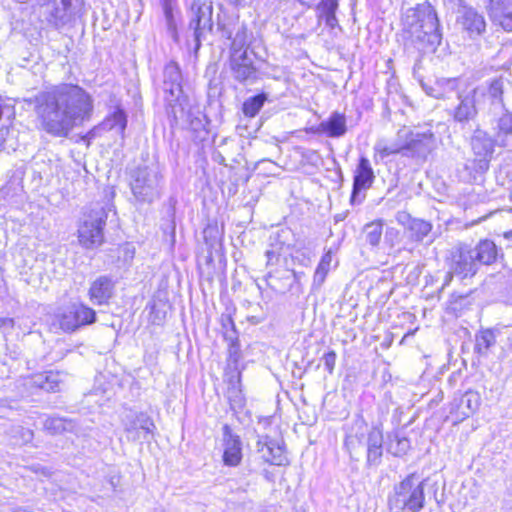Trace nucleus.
<instances>
[{"label": "nucleus", "mask_w": 512, "mask_h": 512, "mask_svg": "<svg viewBox=\"0 0 512 512\" xmlns=\"http://www.w3.org/2000/svg\"><path fill=\"white\" fill-rule=\"evenodd\" d=\"M35 111L41 130L52 137L65 138L90 118L93 100L82 87L63 83L39 93Z\"/></svg>", "instance_id": "obj_1"}, {"label": "nucleus", "mask_w": 512, "mask_h": 512, "mask_svg": "<svg viewBox=\"0 0 512 512\" xmlns=\"http://www.w3.org/2000/svg\"><path fill=\"white\" fill-rule=\"evenodd\" d=\"M403 37L418 49L435 52L442 42L440 21L428 2L406 9L401 17Z\"/></svg>", "instance_id": "obj_2"}, {"label": "nucleus", "mask_w": 512, "mask_h": 512, "mask_svg": "<svg viewBox=\"0 0 512 512\" xmlns=\"http://www.w3.org/2000/svg\"><path fill=\"white\" fill-rule=\"evenodd\" d=\"M163 175L157 165H145L131 172L130 188L137 201L152 203L161 195Z\"/></svg>", "instance_id": "obj_3"}, {"label": "nucleus", "mask_w": 512, "mask_h": 512, "mask_svg": "<svg viewBox=\"0 0 512 512\" xmlns=\"http://www.w3.org/2000/svg\"><path fill=\"white\" fill-rule=\"evenodd\" d=\"M164 100L167 104V115L177 121L184 114L186 97L182 89V74L176 62H169L163 71Z\"/></svg>", "instance_id": "obj_4"}, {"label": "nucleus", "mask_w": 512, "mask_h": 512, "mask_svg": "<svg viewBox=\"0 0 512 512\" xmlns=\"http://www.w3.org/2000/svg\"><path fill=\"white\" fill-rule=\"evenodd\" d=\"M425 502L424 481H419L415 474L408 475L394 488V494L389 497L390 509L419 512Z\"/></svg>", "instance_id": "obj_5"}, {"label": "nucleus", "mask_w": 512, "mask_h": 512, "mask_svg": "<svg viewBox=\"0 0 512 512\" xmlns=\"http://www.w3.org/2000/svg\"><path fill=\"white\" fill-rule=\"evenodd\" d=\"M107 217L104 205L100 203L90 205L78 228V239L83 247L90 249L102 244Z\"/></svg>", "instance_id": "obj_6"}, {"label": "nucleus", "mask_w": 512, "mask_h": 512, "mask_svg": "<svg viewBox=\"0 0 512 512\" xmlns=\"http://www.w3.org/2000/svg\"><path fill=\"white\" fill-rule=\"evenodd\" d=\"M212 4L202 0H193L189 11V29L193 31L195 48L199 49L202 39L213 29Z\"/></svg>", "instance_id": "obj_7"}, {"label": "nucleus", "mask_w": 512, "mask_h": 512, "mask_svg": "<svg viewBox=\"0 0 512 512\" xmlns=\"http://www.w3.org/2000/svg\"><path fill=\"white\" fill-rule=\"evenodd\" d=\"M456 24L470 40H478L487 31V21L483 12L460 1L457 8Z\"/></svg>", "instance_id": "obj_8"}, {"label": "nucleus", "mask_w": 512, "mask_h": 512, "mask_svg": "<svg viewBox=\"0 0 512 512\" xmlns=\"http://www.w3.org/2000/svg\"><path fill=\"white\" fill-rule=\"evenodd\" d=\"M399 136L406 139L405 157L425 161L437 147L436 137L430 129L423 132L401 129Z\"/></svg>", "instance_id": "obj_9"}, {"label": "nucleus", "mask_w": 512, "mask_h": 512, "mask_svg": "<svg viewBox=\"0 0 512 512\" xmlns=\"http://www.w3.org/2000/svg\"><path fill=\"white\" fill-rule=\"evenodd\" d=\"M374 180L375 174L369 159L365 156H361L353 176V185L350 197V203L352 205H359L364 201L365 194L362 192L369 189Z\"/></svg>", "instance_id": "obj_10"}, {"label": "nucleus", "mask_w": 512, "mask_h": 512, "mask_svg": "<svg viewBox=\"0 0 512 512\" xmlns=\"http://www.w3.org/2000/svg\"><path fill=\"white\" fill-rule=\"evenodd\" d=\"M457 101V104L446 109V112L455 123L463 126L475 119L478 114V106L481 103L474 95L473 90L457 93Z\"/></svg>", "instance_id": "obj_11"}, {"label": "nucleus", "mask_w": 512, "mask_h": 512, "mask_svg": "<svg viewBox=\"0 0 512 512\" xmlns=\"http://www.w3.org/2000/svg\"><path fill=\"white\" fill-rule=\"evenodd\" d=\"M449 268L461 280L473 277L479 265L472 253V247L461 245L451 252Z\"/></svg>", "instance_id": "obj_12"}, {"label": "nucleus", "mask_w": 512, "mask_h": 512, "mask_svg": "<svg viewBox=\"0 0 512 512\" xmlns=\"http://www.w3.org/2000/svg\"><path fill=\"white\" fill-rule=\"evenodd\" d=\"M122 423L130 441L148 440L153 436L155 424L146 413H130L125 416Z\"/></svg>", "instance_id": "obj_13"}, {"label": "nucleus", "mask_w": 512, "mask_h": 512, "mask_svg": "<svg viewBox=\"0 0 512 512\" xmlns=\"http://www.w3.org/2000/svg\"><path fill=\"white\" fill-rule=\"evenodd\" d=\"M83 0H60L54 2L53 7L46 14V21L59 30L70 25L79 12Z\"/></svg>", "instance_id": "obj_14"}, {"label": "nucleus", "mask_w": 512, "mask_h": 512, "mask_svg": "<svg viewBox=\"0 0 512 512\" xmlns=\"http://www.w3.org/2000/svg\"><path fill=\"white\" fill-rule=\"evenodd\" d=\"M480 394L474 390H468L462 394H455L449 407V417L454 423H459L473 415L480 407Z\"/></svg>", "instance_id": "obj_15"}, {"label": "nucleus", "mask_w": 512, "mask_h": 512, "mask_svg": "<svg viewBox=\"0 0 512 512\" xmlns=\"http://www.w3.org/2000/svg\"><path fill=\"white\" fill-rule=\"evenodd\" d=\"M505 80L502 77L494 78L490 81L473 88L474 95L478 98L479 102H489L494 108V112L501 110L504 107L503 93H504Z\"/></svg>", "instance_id": "obj_16"}, {"label": "nucleus", "mask_w": 512, "mask_h": 512, "mask_svg": "<svg viewBox=\"0 0 512 512\" xmlns=\"http://www.w3.org/2000/svg\"><path fill=\"white\" fill-rule=\"evenodd\" d=\"M66 374L61 371H46L31 375L24 379V385L29 389H40L55 393L61 390Z\"/></svg>", "instance_id": "obj_17"}, {"label": "nucleus", "mask_w": 512, "mask_h": 512, "mask_svg": "<svg viewBox=\"0 0 512 512\" xmlns=\"http://www.w3.org/2000/svg\"><path fill=\"white\" fill-rule=\"evenodd\" d=\"M116 282L111 276H98L90 283L88 290L89 300L93 305H107L115 294Z\"/></svg>", "instance_id": "obj_18"}, {"label": "nucleus", "mask_w": 512, "mask_h": 512, "mask_svg": "<svg viewBox=\"0 0 512 512\" xmlns=\"http://www.w3.org/2000/svg\"><path fill=\"white\" fill-rule=\"evenodd\" d=\"M223 463L226 466L236 467L242 461V441L239 435L233 433L228 425L223 426Z\"/></svg>", "instance_id": "obj_19"}, {"label": "nucleus", "mask_w": 512, "mask_h": 512, "mask_svg": "<svg viewBox=\"0 0 512 512\" xmlns=\"http://www.w3.org/2000/svg\"><path fill=\"white\" fill-rule=\"evenodd\" d=\"M490 19L505 31H512V0H484Z\"/></svg>", "instance_id": "obj_20"}, {"label": "nucleus", "mask_w": 512, "mask_h": 512, "mask_svg": "<svg viewBox=\"0 0 512 512\" xmlns=\"http://www.w3.org/2000/svg\"><path fill=\"white\" fill-rule=\"evenodd\" d=\"M490 125L497 144L507 147L512 140V112L506 108L499 110V112H494Z\"/></svg>", "instance_id": "obj_21"}, {"label": "nucleus", "mask_w": 512, "mask_h": 512, "mask_svg": "<svg viewBox=\"0 0 512 512\" xmlns=\"http://www.w3.org/2000/svg\"><path fill=\"white\" fill-rule=\"evenodd\" d=\"M230 70L233 78L240 82H253L256 80L257 70L248 54L230 55Z\"/></svg>", "instance_id": "obj_22"}, {"label": "nucleus", "mask_w": 512, "mask_h": 512, "mask_svg": "<svg viewBox=\"0 0 512 512\" xmlns=\"http://www.w3.org/2000/svg\"><path fill=\"white\" fill-rule=\"evenodd\" d=\"M496 144V137H492L487 131L482 129H476L470 140V146L475 157L485 159L487 164H489L492 158Z\"/></svg>", "instance_id": "obj_23"}, {"label": "nucleus", "mask_w": 512, "mask_h": 512, "mask_svg": "<svg viewBox=\"0 0 512 512\" xmlns=\"http://www.w3.org/2000/svg\"><path fill=\"white\" fill-rule=\"evenodd\" d=\"M256 447L258 452L262 453V457L267 463L277 466L288 464V459L284 454L282 446L268 436L259 437Z\"/></svg>", "instance_id": "obj_24"}, {"label": "nucleus", "mask_w": 512, "mask_h": 512, "mask_svg": "<svg viewBox=\"0 0 512 512\" xmlns=\"http://www.w3.org/2000/svg\"><path fill=\"white\" fill-rule=\"evenodd\" d=\"M311 131L316 134H325L330 138H340L347 132L346 117L337 111L333 112L328 119L321 121Z\"/></svg>", "instance_id": "obj_25"}, {"label": "nucleus", "mask_w": 512, "mask_h": 512, "mask_svg": "<svg viewBox=\"0 0 512 512\" xmlns=\"http://www.w3.org/2000/svg\"><path fill=\"white\" fill-rule=\"evenodd\" d=\"M422 88L428 96L436 99H449L452 95L461 93L458 78H439L433 85L422 84Z\"/></svg>", "instance_id": "obj_26"}, {"label": "nucleus", "mask_w": 512, "mask_h": 512, "mask_svg": "<svg viewBox=\"0 0 512 512\" xmlns=\"http://www.w3.org/2000/svg\"><path fill=\"white\" fill-rule=\"evenodd\" d=\"M367 464L369 466H377L381 462L383 455V434L382 431L373 427L367 434L365 440Z\"/></svg>", "instance_id": "obj_27"}, {"label": "nucleus", "mask_w": 512, "mask_h": 512, "mask_svg": "<svg viewBox=\"0 0 512 512\" xmlns=\"http://www.w3.org/2000/svg\"><path fill=\"white\" fill-rule=\"evenodd\" d=\"M489 169L485 159H467L457 168V176L459 180L471 183L477 181Z\"/></svg>", "instance_id": "obj_28"}, {"label": "nucleus", "mask_w": 512, "mask_h": 512, "mask_svg": "<svg viewBox=\"0 0 512 512\" xmlns=\"http://www.w3.org/2000/svg\"><path fill=\"white\" fill-rule=\"evenodd\" d=\"M224 340L228 343V364L234 366V370L237 371V375L235 377H231L230 383L235 385H240L241 382V371L238 369V363L242 357L241 347L239 343V337L233 331L224 333Z\"/></svg>", "instance_id": "obj_29"}, {"label": "nucleus", "mask_w": 512, "mask_h": 512, "mask_svg": "<svg viewBox=\"0 0 512 512\" xmlns=\"http://www.w3.org/2000/svg\"><path fill=\"white\" fill-rule=\"evenodd\" d=\"M472 253L480 267L481 265H490L495 262L498 256V249L493 241L485 239L472 248Z\"/></svg>", "instance_id": "obj_30"}, {"label": "nucleus", "mask_w": 512, "mask_h": 512, "mask_svg": "<svg viewBox=\"0 0 512 512\" xmlns=\"http://www.w3.org/2000/svg\"><path fill=\"white\" fill-rule=\"evenodd\" d=\"M374 150L382 160L394 154L405 156V152H407L406 139L401 138L398 132L394 142L388 144L384 141H379L375 144Z\"/></svg>", "instance_id": "obj_31"}, {"label": "nucleus", "mask_w": 512, "mask_h": 512, "mask_svg": "<svg viewBox=\"0 0 512 512\" xmlns=\"http://www.w3.org/2000/svg\"><path fill=\"white\" fill-rule=\"evenodd\" d=\"M127 126V115L122 108L117 107L113 113L108 115L100 124L103 130H115L118 134L123 135Z\"/></svg>", "instance_id": "obj_32"}, {"label": "nucleus", "mask_w": 512, "mask_h": 512, "mask_svg": "<svg viewBox=\"0 0 512 512\" xmlns=\"http://www.w3.org/2000/svg\"><path fill=\"white\" fill-rule=\"evenodd\" d=\"M387 450L396 457H402L411 449V441L401 432L395 431L388 435Z\"/></svg>", "instance_id": "obj_33"}, {"label": "nucleus", "mask_w": 512, "mask_h": 512, "mask_svg": "<svg viewBox=\"0 0 512 512\" xmlns=\"http://www.w3.org/2000/svg\"><path fill=\"white\" fill-rule=\"evenodd\" d=\"M53 325L58 326L59 329L67 333L77 330L79 327L73 305L59 311L55 315Z\"/></svg>", "instance_id": "obj_34"}, {"label": "nucleus", "mask_w": 512, "mask_h": 512, "mask_svg": "<svg viewBox=\"0 0 512 512\" xmlns=\"http://www.w3.org/2000/svg\"><path fill=\"white\" fill-rule=\"evenodd\" d=\"M332 249H328L320 259L313 276L312 287L319 289L325 282L328 272L331 268Z\"/></svg>", "instance_id": "obj_35"}, {"label": "nucleus", "mask_w": 512, "mask_h": 512, "mask_svg": "<svg viewBox=\"0 0 512 512\" xmlns=\"http://www.w3.org/2000/svg\"><path fill=\"white\" fill-rule=\"evenodd\" d=\"M168 34L174 41H178V24L176 19L177 2L162 4Z\"/></svg>", "instance_id": "obj_36"}, {"label": "nucleus", "mask_w": 512, "mask_h": 512, "mask_svg": "<svg viewBox=\"0 0 512 512\" xmlns=\"http://www.w3.org/2000/svg\"><path fill=\"white\" fill-rule=\"evenodd\" d=\"M409 237L414 241H422L432 230V224L428 221L413 218L408 224Z\"/></svg>", "instance_id": "obj_37"}, {"label": "nucleus", "mask_w": 512, "mask_h": 512, "mask_svg": "<svg viewBox=\"0 0 512 512\" xmlns=\"http://www.w3.org/2000/svg\"><path fill=\"white\" fill-rule=\"evenodd\" d=\"M231 40L230 55L247 54L248 37L247 28L244 25L237 27Z\"/></svg>", "instance_id": "obj_38"}, {"label": "nucleus", "mask_w": 512, "mask_h": 512, "mask_svg": "<svg viewBox=\"0 0 512 512\" xmlns=\"http://www.w3.org/2000/svg\"><path fill=\"white\" fill-rule=\"evenodd\" d=\"M475 342V351L482 356H486L489 349L495 344L496 337L492 330L486 329L476 334Z\"/></svg>", "instance_id": "obj_39"}, {"label": "nucleus", "mask_w": 512, "mask_h": 512, "mask_svg": "<svg viewBox=\"0 0 512 512\" xmlns=\"http://www.w3.org/2000/svg\"><path fill=\"white\" fill-rule=\"evenodd\" d=\"M267 101V94L262 92L246 99L242 111L247 117H255Z\"/></svg>", "instance_id": "obj_40"}, {"label": "nucleus", "mask_w": 512, "mask_h": 512, "mask_svg": "<svg viewBox=\"0 0 512 512\" xmlns=\"http://www.w3.org/2000/svg\"><path fill=\"white\" fill-rule=\"evenodd\" d=\"M43 425L44 429L52 435L61 434L65 431H71L74 427L71 420L60 417H48L44 421Z\"/></svg>", "instance_id": "obj_41"}, {"label": "nucleus", "mask_w": 512, "mask_h": 512, "mask_svg": "<svg viewBox=\"0 0 512 512\" xmlns=\"http://www.w3.org/2000/svg\"><path fill=\"white\" fill-rule=\"evenodd\" d=\"M74 314L78 322V327L90 325L96 321V312L91 307L80 304H73Z\"/></svg>", "instance_id": "obj_42"}, {"label": "nucleus", "mask_w": 512, "mask_h": 512, "mask_svg": "<svg viewBox=\"0 0 512 512\" xmlns=\"http://www.w3.org/2000/svg\"><path fill=\"white\" fill-rule=\"evenodd\" d=\"M365 437L362 435L359 437L357 434L348 435L345 439V447L348 450L350 457L354 460H358L365 447Z\"/></svg>", "instance_id": "obj_43"}, {"label": "nucleus", "mask_w": 512, "mask_h": 512, "mask_svg": "<svg viewBox=\"0 0 512 512\" xmlns=\"http://www.w3.org/2000/svg\"><path fill=\"white\" fill-rule=\"evenodd\" d=\"M383 224L381 221H374L364 226L365 240L371 246L375 247L380 243Z\"/></svg>", "instance_id": "obj_44"}, {"label": "nucleus", "mask_w": 512, "mask_h": 512, "mask_svg": "<svg viewBox=\"0 0 512 512\" xmlns=\"http://www.w3.org/2000/svg\"><path fill=\"white\" fill-rule=\"evenodd\" d=\"M14 445H24L32 441L34 433L31 429L22 426H13L9 432Z\"/></svg>", "instance_id": "obj_45"}, {"label": "nucleus", "mask_w": 512, "mask_h": 512, "mask_svg": "<svg viewBox=\"0 0 512 512\" xmlns=\"http://www.w3.org/2000/svg\"><path fill=\"white\" fill-rule=\"evenodd\" d=\"M203 236L205 243L209 247V253H212V250H217L221 246V238L219 235L218 228L216 226L208 225L204 231Z\"/></svg>", "instance_id": "obj_46"}, {"label": "nucleus", "mask_w": 512, "mask_h": 512, "mask_svg": "<svg viewBox=\"0 0 512 512\" xmlns=\"http://www.w3.org/2000/svg\"><path fill=\"white\" fill-rule=\"evenodd\" d=\"M319 10V18H324L326 15L335 14L338 9L337 0H321L317 5Z\"/></svg>", "instance_id": "obj_47"}, {"label": "nucleus", "mask_w": 512, "mask_h": 512, "mask_svg": "<svg viewBox=\"0 0 512 512\" xmlns=\"http://www.w3.org/2000/svg\"><path fill=\"white\" fill-rule=\"evenodd\" d=\"M336 358H337V355H336L335 351H333V350L328 351L322 357L324 367L330 375L333 374L335 364H336Z\"/></svg>", "instance_id": "obj_48"}, {"label": "nucleus", "mask_w": 512, "mask_h": 512, "mask_svg": "<svg viewBox=\"0 0 512 512\" xmlns=\"http://www.w3.org/2000/svg\"><path fill=\"white\" fill-rule=\"evenodd\" d=\"M237 27L235 24L218 23V30L221 37L231 40L235 34Z\"/></svg>", "instance_id": "obj_49"}, {"label": "nucleus", "mask_w": 512, "mask_h": 512, "mask_svg": "<svg viewBox=\"0 0 512 512\" xmlns=\"http://www.w3.org/2000/svg\"><path fill=\"white\" fill-rule=\"evenodd\" d=\"M221 326H222L223 334L233 331L236 335H238L235 323L230 315H222L221 316Z\"/></svg>", "instance_id": "obj_50"}, {"label": "nucleus", "mask_w": 512, "mask_h": 512, "mask_svg": "<svg viewBox=\"0 0 512 512\" xmlns=\"http://www.w3.org/2000/svg\"><path fill=\"white\" fill-rule=\"evenodd\" d=\"M265 256L267 258L266 265L274 266L277 265L280 260V252L275 249H269L266 251Z\"/></svg>", "instance_id": "obj_51"}, {"label": "nucleus", "mask_w": 512, "mask_h": 512, "mask_svg": "<svg viewBox=\"0 0 512 512\" xmlns=\"http://www.w3.org/2000/svg\"><path fill=\"white\" fill-rule=\"evenodd\" d=\"M24 177V171L21 168L16 169L11 177V184L15 187H20Z\"/></svg>", "instance_id": "obj_52"}, {"label": "nucleus", "mask_w": 512, "mask_h": 512, "mask_svg": "<svg viewBox=\"0 0 512 512\" xmlns=\"http://www.w3.org/2000/svg\"><path fill=\"white\" fill-rule=\"evenodd\" d=\"M325 21L326 26H328L331 29H334L338 25V20L335 14L326 15V17L323 18Z\"/></svg>", "instance_id": "obj_53"}, {"label": "nucleus", "mask_w": 512, "mask_h": 512, "mask_svg": "<svg viewBox=\"0 0 512 512\" xmlns=\"http://www.w3.org/2000/svg\"><path fill=\"white\" fill-rule=\"evenodd\" d=\"M413 218L410 217L409 214H407L406 212H399L397 214V221L400 223V224H403V225H408L410 220H412Z\"/></svg>", "instance_id": "obj_54"}, {"label": "nucleus", "mask_w": 512, "mask_h": 512, "mask_svg": "<svg viewBox=\"0 0 512 512\" xmlns=\"http://www.w3.org/2000/svg\"><path fill=\"white\" fill-rule=\"evenodd\" d=\"M453 276H455V274L449 268V271L445 274L444 281H443V284H442V289H444L446 286H448L451 283V281L453 279Z\"/></svg>", "instance_id": "obj_55"}, {"label": "nucleus", "mask_w": 512, "mask_h": 512, "mask_svg": "<svg viewBox=\"0 0 512 512\" xmlns=\"http://www.w3.org/2000/svg\"><path fill=\"white\" fill-rule=\"evenodd\" d=\"M267 281H268V285L271 289L277 291L278 290V287L274 281V277L272 276V273L269 272L268 275H267Z\"/></svg>", "instance_id": "obj_56"}, {"label": "nucleus", "mask_w": 512, "mask_h": 512, "mask_svg": "<svg viewBox=\"0 0 512 512\" xmlns=\"http://www.w3.org/2000/svg\"><path fill=\"white\" fill-rule=\"evenodd\" d=\"M13 323H14V320L11 318H8V319L2 318V322H1L2 329L7 326H13Z\"/></svg>", "instance_id": "obj_57"}, {"label": "nucleus", "mask_w": 512, "mask_h": 512, "mask_svg": "<svg viewBox=\"0 0 512 512\" xmlns=\"http://www.w3.org/2000/svg\"><path fill=\"white\" fill-rule=\"evenodd\" d=\"M301 5L310 7L313 0H298Z\"/></svg>", "instance_id": "obj_58"}, {"label": "nucleus", "mask_w": 512, "mask_h": 512, "mask_svg": "<svg viewBox=\"0 0 512 512\" xmlns=\"http://www.w3.org/2000/svg\"><path fill=\"white\" fill-rule=\"evenodd\" d=\"M94 135H95V134H94V130H91V131H89V132L84 136V138H85V139H88V140H91V139L94 137Z\"/></svg>", "instance_id": "obj_59"}, {"label": "nucleus", "mask_w": 512, "mask_h": 512, "mask_svg": "<svg viewBox=\"0 0 512 512\" xmlns=\"http://www.w3.org/2000/svg\"><path fill=\"white\" fill-rule=\"evenodd\" d=\"M172 2H177V0H160V4H167V3H172Z\"/></svg>", "instance_id": "obj_60"}]
</instances>
